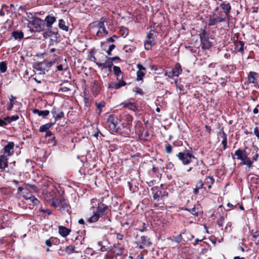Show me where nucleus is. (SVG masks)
<instances>
[{"label":"nucleus","instance_id":"nucleus-13","mask_svg":"<svg viewBox=\"0 0 259 259\" xmlns=\"http://www.w3.org/2000/svg\"><path fill=\"white\" fill-rule=\"evenodd\" d=\"M220 7L224 10V13L227 16H229V13L231 9V7L229 3L223 2L221 5Z\"/></svg>","mask_w":259,"mask_h":259},{"label":"nucleus","instance_id":"nucleus-38","mask_svg":"<svg viewBox=\"0 0 259 259\" xmlns=\"http://www.w3.org/2000/svg\"><path fill=\"white\" fill-rule=\"evenodd\" d=\"M219 217L220 218L217 220V223L219 226L221 227L223 225L225 220V217L221 215H219Z\"/></svg>","mask_w":259,"mask_h":259},{"label":"nucleus","instance_id":"nucleus-46","mask_svg":"<svg viewBox=\"0 0 259 259\" xmlns=\"http://www.w3.org/2000/svg\"><path fill=\"white\" fill-rule=\"evenodd\" d=\"M125 119L126 120V124H127V125L130 124L132 123V122L133 117L131 115H126L125 116Z\"/></svg>","mask_w":259,"mask_h":259},{"label":"nucleus","instance_id":"nucleus-48","mask_svg":"<svg viewBox=\"0 0 259 259\" xmlns=\"http://www.w3.org/2000/svg\"><path fill=\"white\" fill-rule=\"evenodd\" d=\"M5 11L8 12V7L7 6H3L2 9L0 11V15L3 16L5 15Z\"/></svg>","mask_w":259,"mask_h":259},{"label":"nucleus","instance_id":"nucleus-16","mask_svg":"<svg viewBox=\"0 0 259 259\" xmlns=\"http://www.w3.org/2000/svg\"><path fill=\"white\" fill-rule=\"evenodd\" d=\"M214 183V179L212 176H207L204 180V185H206L208 189L211 188V185Z\"/></svg>","mask_w":259,"mask_h":259},{"label":"nucleus","instance_id":"nucleus-64","mask_svg":"<svg viewBox=\"0 0 259 259\" xmlns=\"http://www.w3.org/2000/svg\"><path fill=\"white\" fill-rule=\"evenodd\" d=\"M118 83H119V85H120V88L126 85V82L121 79Z\"/></svg>","mask_w":259,"mask_h":259},{"label":"nucleus","instance_id":"nucleus-49","mask_svg":"<svg viewBox=\"0 0 259 259\" xmlns=\"http://www.w3.org/2000/svg\"><path fill=\"white\" fill-rule=\"evenodd\" d=\"M182 240V237L181 234H179L178 235L175 236L174 237V241H176L177 243H180Z\"/></svg>","mask_w":259,"mask_h":259},{"label":"nucleus","instance_id":"nucleus-21","mask_svg":"<svg viewBox=\"0 0 259 259\" xmlns=\"http://www.w3.org/2000/svg\"><path fill=\"white\" fill-rule=\"evenodd\" d=\"M114 74L116 75L117 79L120 80L122 78V72L120 68L116 66H114L113 67Z\"/></svg>","mask_w":259,"mask_h":259},{"label":"nucleus","instance_id":"nucleus-29","mask_svg":"<svg viewBox=\"0 0 259 259\" xmlns=\"http://www.w3.org/2000/svg\"><path fill=\"white\" fill-rule=\"evenodd\" d=\"M243 163L248 166L249 168L252 166L253 161L249 157H247L245 159L243 160Z\"/></svg>","mask_w":259,"mask_h":259},{"label":"nucleus","instance_id":"nucleus-33","mask_svg":"<svg viewBox=\"0 0 259 259\" xmlns=\"http://www.w3.org/2000/svg\"><path fill=\"white\" fill-rule=\"evenodd\" d=\"M66 251L68 254H70L73 252H79V251L75 250V247L71 245H69L66 247Z\"/></svg>","mask_w":259,"mask_h":259},{"label":"nucleus","instance_id":"nucleus-50","mask_svg":"<svg viewBox=\"0 0 259 259\" xmlns=\"http://www.w3.org/2000/svg\"><path fill=\"white\" fill-rule=\"evenodd\" d=\"M19 119V116L18 115H14L9 117V119H8L9 122L12 121H16Z\"/></svg>","mask_w":259,"mask_h":259},{"label":"nucleus","instance_id":"nucleus-11","mask_svg":"<svg viewBox=\"0 0 259 259\" xmlns=\"http://www.w3.org/2000/svg\"><path fill=\"white\" fill-rule=\"evenodd\" d=\"M51 113L52 114L53 117L55 118V120L61 118L64 115V114L63 111H59L56 108H54L52 109V110L51 111Z\"/></svg>","mask_w":259,"mask_h":259},{"label":"nucleus","instance_id":"nucleus-32","mask_svg":"<svg viewBox=\"0 0 259 259\" xmlns=\"http://www.w3.org/2000/svg\"><path fill=\"white\" fill-rule=\"evenodd\" d=\"M127 108L134 112H136L138 110V106L136 105V104L135 103L132 102H130Z\"/></svg>","mask_w":259,"mask_h":259},{"label":"nucleus","instance_id":"nucleus-10","mask_svg":"<svg viewBox=\"0 0 259 259\" xmlns=\"http://www.w3.org/2000/svg\"><path fill=\"white\" fill-rule=\"evenodd\" d=\"M234 155L237 156V158L238 159L242 161L245 159L247 157L246 151L242 150L239 149L235 152Z\"/></svg>","mask_w":259,"mask_h":259},{"label":"nucleus","instance_id":"nucleus-40","mask_svg":"<svg viewBox=\"0 0 259 259\" xmlns=\"http://www.w3.org/2000/svg\"><path fill=\"white\" fill-rule=\"evenodd\" d=\"M137 80H141L143 78V77L145 75V72H144L143 71L138 70L137 72Z\"/></svg>","mask_w":259,"mask_h":259},{"label":"nucleus","instance_id":"nucleus-18","mask_svg":"<svg viewBox=\"0 0 259 259\" xmlns=\"http://www.w3.org/2000/svg\"><path fill=\"white\" fill-rule=\"evenodd\" d=\"M139 241L141 244L139 246L140 248H143V246H148L150 244L149 239L145 236H141Z\"/></svg>","mask_w":259,"mask_h":259},{"label":"nucleus","instance_id":"nucleus-20","mask_svg":"<svg viewBox=\"0 0 259 259\" xmlns=\"http://www.w3.org/2000/svg\"><path fill=\"white\" fill-rule=\"evenodd\" d=\"M32 112L34 114H38V116H42L44 117L48 116L50 113L49 111L48 110L42 111V110H39L38 109H33L32 110Z\"/></svg>","mask_w":259,"mask_h":259},{"label":"nucleus","instance_id":"nucleus-42","mask_svg":"<svg viewBox=\"0 0 259 259\" xmlns=\"http://www.w3.org/2000/svg\"><path fill=\"white\" fill-rule=\"evenodd\" d=\"M93 91L98 93L100 91V87L98 83H95L92 88Z\"/></svg>","mask_w":259,"mask_h":259},{"label":"nucleus","instance_id":"nucleus-36","mask_svg":"<svg viewBox=\"0 0 259 259\" xmlns=\"http://www.w3.org/2000/svg\"><path fill=\"white\" fill-rule=\"evenodd\" d=\"M119 32L120 34L124 37H126L128 34V30L126 28H121Z\"/></svg>","mask_w":259,"mask_h":259},{"label":"nucleus","instance_id":"nucleus-24","mask_svg":"<svg viewBox=\"0 0 259 259\" xmlns=\"http://www.w3.org/2000/svg\"><path fill=\"white\" fill-rule=\"evenodd\" d=\"M153 41L154 39L147 38V40H145L144 43L145 49L147 50H150L153 44Z\"/></svg>","mask_w":259,"mask_h":259},{"label":"nucleus","instance_id":"nucleus-53","mask_svg":"<svg viewBox=\"0 0 259 259\" xmlns=\"http://www.w3.org/2000/svg\"><path fill=\"white\" fill-rule=\"evenodd\" d=\"M188 211H190V212L192 214L194 215L197 216L198 215V212L196 210V208L195 207L190 209H187Z\"/></svg>","mask_w":259,"mask_h":259},{"label":"nucleus","instance_id":"nucleus-6","mask_svg":"<svg viewBox=\"0 0 259 259\" xmlns=\"http://www.w3.org/2000/svg\"><path fill=\"white\" fill-rule=\"evenodd\" d=\"M182 71L181 65L179 64H177L172 70L169 71H166L165 75L169 78H172L175 76H178Z\"/></svg>","mask_w":259,"mask_h":259},{"label":"nucleus","instance_id":"nucleus-52","mask_svg":"<svg viewBox=\"0 0 259 259\" xmlns=\"http://www.w3.org/2000/svg\"><path fill=\"white\" fill-rule=\"evenodd\" d=\"M165 151L167 153H170L172 151V147L170 144H167L165 146Z\"/></svg>","mask_w":259,"mask_h":259},{"label":"nucleus","instance_id":"nucleus-27","mask_svg":"<svg viewBox=\"0 0 259 259\" xmlns=\"http://www.w3.org/2000/svg\"><path fill=\"white\" fill-rule=\"evenodd\" d=\"M256 73L250 72L248 76V81L249 83H254L256 81Z\"/></svg>","mask_w":259,"mask_h":259},{"label":"nucleus","instance_id":"nucleus-15","mask_svg":"<svg viewBox=\"0 0 259 259\" xmlns=\"http://www.w3.org/2000/svg\"><path fill=\"white\" fill-rule=\"evenodd\" d=\"M57 197L56 190H52L45 194V199L48 202L51 201Z\"/></svg>","mask_w":259,"mask_h":259},{"label":"nucleus","instance_id":"nucleus-35","mask_svg":"<svg viewBox=\"0 0 259 259\" xmlns=\"http://www.w3.org/2000/svg\"><path fill=\"white\" fill-rule=\"evenodd\" d=\"M215 19L217 21V22H222L225 21V18L223 16L222 13H220L219 15L217 16L215 14Z\"/></svg>","mask_w":259,"mask_h":259},{"label":"nucleus","instance_id":"nucleus-1","mask_svg":"<svg viewBox=\"0 0 259 259\" xmlns=\"http://www.w3.org/2000/svg\"><path fill=\"white\" fill-rule=\"evenodd\" d=\"M97 200L96 199H92L91 200V208L93 209V214L88 219L90 223H94L97 222L100 217L106 213L108 210V207L107 205L102 203L97 202V207L96 202Z\"/></svg>","mask_w":259,"mask_h":259},{"label":"nucleus","instance_id":"nucleus-28","mask_svg":"<svg viewBox=\"0 0 259 259\" xmlns=\"http://www.w3.org/2000/svg\"><path fill=\"white\" fill-rule=\"evenodd\" d=\"M252 240L255 244L259 245V231H255L252 234Z\"/></svg>","mask_w":259,"mask_h":259},{"label":"nucleus","instance_id":"nucleus-56","mask_svg":"<svg viewBox=\"0 0 259 259\" xmlns=\"http://www.w3.org/2000/svg\"><path fill=\"white\" fill-rule=\"evenodd\" d=\"M175 83L177 85V89H179L180 91H183L184 90V86L183 85L179 84H178V80H176L175 81Z\"/></svg>","mask_w":259,"mask_h":259},{"label":"nucleus","instance_id":"nucleus-54","mask_svg":"<svg viewBox=\"0 0 259 259\" xmlns=\"http://www.w3.org/2000/svg\"><path fill=\"white\" fill-rule=\"evenodd\" d=\"M131 101L129 100L125 101L124 102H123L120 104V105L122 106L123 107L127 108L128 106L129 105Z\"/></svg>","mask_w":259,"mask_h":259},{"label":"nucleus","instance_id":"nucleus-8","mask_svg":"<svg viewBox=\"0 0 259 259\" xmlns=\"http://www.w3.org/2000/svg\"><path fill=\"white\" fill-rule=\"evenodd\" d=\"M111 252L117 255H120L122 253L123 247L120 243L115 244L110 248H109Z\"/></svg>","mask_w":259,"mask_h":259},{"label":"nucleus","instance_id":"nucleus-47","mask_svg":"<svg viewBox=\"0 0 259 259\" xmlns=\"http://www.w3.org/2000/svg\"><path fill=\"white\" fill-rule=\"evenodd\" d=\"M84 253L86 255H93L94 254V251L90 248H87L84 251Z\"/></svg>","mask_w":259,"mask_h":259},{"label":"nucleus","instance_id":"nucleus-25","mask_svg":"<svg viewBox=\"0 0 259 259\" xmlns=\"http://www.w3.org/2000/svg\"><path fill=\"white\" fill-rule=\"evenodd\" d=\"M12 36L15 39H21L23 38L24 35L22 31H15L12 33Z\"/></svg>","mask_w":259,"mask_h":259},{"label":"nucleus","instance_id":"nucleus-60","mask_svg":"<svg viewBox=\"0 0 259 259\" xmlns=\"http://www.w3.org/2000/svg\"><path fill=\"white\" fill-rule=\"evenodd\" d=\"M222 144L223 145L224 150H225L227 146V139L223 140Z\"/></svg>","mask_w":259,"mask_h":259},{"label":"nucleus","instance_id":"nucleus-43","mask_svg":"<svg viewBox=\"0 0 259 259\" xmlns=\"http://www.w3.org/2000/svg\"><path fill=\"white\" fill-rule=\"evenodd\" d=\"M104 106H105V103L103 102H100L99 103H96L97 108L99 110V114H100L101 113V108L102 107H103Z\"/></svg>","mask_w":259,"mask_h":259},{"label":"nucleus","instance_id":"nucleus-22","mask_svg":"<svg viewBox=\"0 0 259 259\" xmlns=\"http://www.w3.org/2000/svg\"><path fill=\"white\" fill-rule=\"evenodd\" d=\"M55 123V122H54L53 123L49 122V123H46L45 124H44V125H42L40 126V127L39 128V131L40 132H47Z\"/></svg>","mask_w":259,"mask_h":259},{"label":"nucleus","instance_id":"nucleus-39","mask_svg":"<svg viewBox=\"0 0 259 259\" xmlns=\"http://www.w3.org/2000/svg\"><path fill=\"white\" fill-rule=\"evenodd\" d=\"M15 99L16 98L13 95L11 96V98L10 99V105L7 108L8 110H11L13 108L14 106L13 100Z\"/></svg>","mask_w":259,"mask_h":259},{"label":"nucleus","instance_id":"nucleus-57","mask_svg":"<svg viewBox=\"0 0 259 259\" xmlns=\"http://www.w3.org/2000/svg\"><path fill=\"white\" fill-rule=\"evenodd\" d=\"M106 259H113V256L110 250H108V252L106 256Z\"/></svg>","mask_w":259,"mask_h":259},{"label":"nucleus","instance_id":"nucleus-41","mask_svg":"<svg viewBox=\"0 0 259 259\" xmlns=\"http://www.w3.org/2000/svg\"><path fill=\"white\" fill-rule=\"evenodd\" d=\"M3 218H5L3 216L2 214H0V228H4L5 226H6V224L4 221Z\"/></svg>","mask_w":259,"mask_h":259},{"label":"nucleus","instance_id":"nucleus-63","mask_svg":"<svg viewBox=\"0 0 259 259\" xmlns=\"http://www.w3.org/2000/svg\"><path fill=\"white\" fill-rule=\"evenodd\" d=\"M137 67L139 69V70L141 71H145L146 69L145 67H144L141 64H138Z\"/></svg>","mask_w":259,"mask_h":259},{"label":"nucleus","instance_id":"nucleus-19","mask_svg":"<svg viewBox=\"0 0 259 259\" xmlns=\"http://www.w3.org/2000/svg\"><path fill=\"white\" fill-rule=\"evenodd\" d=\"M135 227H136L137 230H138L141 232H144L146 229L147 225L145 223L139 221L135 224Z\"/></svg>","mask_w":259,"mask_h":259},{"label":"nucleus","instance_id":"nucleus-4","mask_svg":"<svg viewBox=\"0 0 259 259\" xmlns=\"http://www.w3.org/2000/svg\"><path fill=\"white\" fill-rule=\"evenodd\" d=\"M105 22V19L102 17L99 21L94 23V26L98 29L96 34L98 36H103L108 34L104 26Z\"/></svg>","mask_w":259,"mask_h":259},{"label":"nucleus","instance_id":"nucleus-7","mask_svg":"<svg viewBox=\"0 0 259 259\" xmlns=\"http://www.w3.org/2000/svg\"><path fill=\"white\" fill-rule=\"evenodd\" d=\"M14 147V143L13 142H8V143L4 147V153L2 156H5L6 157L12 155L13 153V149Z\"/></svg>","mask_w":259,"mask_h":259},{"label":"nucleus","instance_id":"nucleus-34","mask_svg":"<svg viewBox=\"0 0 259 259\" xmlns=\"http://www.w3.org/2000/svg\"><path fill=\"white\" fill-rule=\"evenodd\" d=\"M7 64L5 62H2L0 63V71L1 72L4 73L7 71Z\"/></svg>","mask_w":259,"mask_h":259},{"label":"nucleus","instance_id":"nucleus-31","mask_svg":"<svg viewBox=\"0 0 259 259\" xmlns=\"http://www.w3.org/2000/svg\"><path fill=\"white\" fill-rule=\"evenodd\" d=\"M217 23H218V22L215 19V14H213V15L210 16L209 17L208 25L212 26L215 25Z\"/></svg>","mask_w":259,"mask_h":259},{"label":"nucleus","instance_id":"nucleus-26","mask_svg":"<svg viewBox=\"0 0 259 259\" xmlns=\"http://www.w3.org/2000/svg\"><path fill=\"white\" fill-rule=\"evenodd\" d=\"M59 27L62 29L63 30L67 31L68 30V27L65 25V22L62 19H60L59 20V24H58Z\"/></svg>","mask_w":259,"mask_h":259},{"label":"nucleus","instance_id":"nucleus-17","mask_svg":"<svg viewBox=\"0 0 259 259\" xmlns=\"http://www.w3.org/2000/svg\"><path fill=\"white\" fill-rule=\"evenodd\" d=\"M70 230L66 227L62 226H59V233L63 237L67 236L70 233Z\"/></svg>","mask_w":259,"mask_h":259},{"label":"nucleus","instance_id":"nucleus-5","mask_svg":"<svg viewBox=\"0 0 259 259\" xmlns=\"http://www.w3.org/2000/svg\"><path fill=\"white\" fill-rule=\"evenodd\" d=\"M107 123L110 131L113 132L117 131L116 126L118 124V119L115 116L109 115L107 118Z\"/></svg>","mask_w":259,"mask_h":259},{"label":"nucleus","instance_id":"nucleus-44","mask_svg":"<svg viewBox=\"0 0 259 259\" xmlns=\"http://www.w3.org/2000/svg\"><path fill=\"white\" fill-rule=\"evenodd\" d=\"M8 119H9V117L5 118L4 119H0V126H4L5 125H7V120H8Z\"/></svg>","mask_w":259,"mask_h":259},{"label":"nucleus","instance_id":"nucleus-45","mask_svg":"<svg viewBox=\"0 0 259 259\" xmlns=\"http://www.w3.org/2000/svg\"><path fill=\"white\" fill-rule=\"evenodd\" d=\"M29 199L32 201L33 205H37L39 203V201L33 196L30 197Z\"/></svg>","mask_w":259,"mask_h":259},{"label":"nucleus","instance_id":"nucleus-58","mask_svg":"<svg viewBox=\"0 0 259 259\" xmlns=\"http://www.w3.org/2000/svg\"><path fill=\"white\" fill-rule=\"evenodd\" d=\"M254 134L259 139V130L257 126L254 128Z\"/></svg>","mask_w":259,"mask_h":259},{"label":"nucleus","instance_id":"nucleus-3","mask_svg":"<svg viewBox=\"0 0 259 259\" xmlns=\"http://www.w3.org/2000/svg\"><path fill=\"white\" fill-rule=\"evenodd\" d=\"M199 37L201 41V48L203 50L209 49L212 46L211 42L209 40L208 34L205 30H202Z\"/></svg>","mask_w":259,"mask_h":259},{"label":"nucleus","instance_id":"nucleus-23","mask_svg":"<svg viewBox=\"0 0 259 259\" xmlns=\"http://www.w3.org/2000/svg\"><path fill=\"white\" fill-rule=\"evenodd\" d=\"M49 202H50V205L55 208H56V207L60 206V205H62V202L60 199L57 198V197H56L55 198H54V199H53L52 200L50 201Z\"/></svg>","mask_w":259,"mask_h":259},{"label":"nucleus","instance_id":"nucleus-55","mask_svg":"<svg viewBox=\"0 0 259 259\" xmlns=\"http://www.w3.org/2000/svg\"><path fill=\"white\" fill-rule=\"evenodd\" d=\"M154 31L153 30H150L149 32L147 35V38H153V34H154Z\"/></svg>","mask_w":259,"mask_h":259},{"label":"nucleus","instance_id":"nucleus-14","mask_svg":"<svg viewBox=\"0 0 259 259\" xmlns=\"http://www.w3.org/2000/svg\"><path fill=\"white\" fill-rule=\"evenodd\" d=\"M95 63L97 64V65L101 69H103L105 68L111 69V67L113 65V63L111 61H110L109 60L108 61H105L104 63H99L97 62H95Z\"/></svg>","mask_w":259,"mask_h":259},{"label":"nucleus","instance_id":"nucleus-2","mask_svg":"<svg viewBox=\"0 0 259 259\" xmlns=\"http://www.w3.org/2000/svg\"><path fill=\"white\" fill-rule=\"evenodd\" d=\"M177 157L180 160L183 164L188 165L191 162H194L196 164L198 160L195 156L187 151L183 152H179L177 154Z\"/></svg>","mask_w":259,"mask_h":259},{"label":"nucleus","instance_id":"nucleus-37","mask_svg":"<svg viewBox=\"0 0 259 259\" xmlns=\"http://www.w3.org/2000/svg\"><path fill=\"white\" fill-rule=\"evenodd\" d=\"M34 68L37 71H40V74H44L45 73L44 69H42L41 67V63L36 64Z\"/></svg>","mask_w":259,"mask_h":259},{"label":"nucleus","instance_id":"nucleus-51","mask_svg":"<svg viewBox=\"0 0 259 259\" xmlns=\"http://www.w3.org/2000/svg\"><path fill=\"white\" fill-rule=\"evenodd\" d=\"M115 48V46L114 45H110L108 50L107 51V54L110 56L111 55V51Z\"/></svg>","mask_w":259,"mask_h":259},{"label":"nucleus","instance_id":"nucleus-12","mask_svg":"<svg viewBox=\"0 0 259 259\" xmlns=\"http://www.w3.org/2000/svg\"><path fill=\"white\" fill-rule=\"evenodd\" d=\"M56 18L55 16L52 15H48L45 20L44 22L46 23V26L48 28H50L52 27L53 24L56 22Z\"/></svg>","mask_w":259,"mask_h":259},{"label":"nucleus","instance_id":"nucleus-59","mask_svg":"<svg viewBox=\"0 0 259 259\" xmlns=\"http://www.w3.org/2000/svg\"><path fill=\"white\" fill-rule=\"evenodd\" d=\"M109 88H114L115 89H118L120 88V85L118 83H114L112 85H110Z\"/></svg>","mask_w":259,"mask_h":259},{"label":"nucleus","instance_id":"nucleus-62","mask_svg":"<svg viewBox=\"0 0 259 259\" xmlns=\"http://www.w3.org/2000/svg\"><path fill=\"white\" fill-rule=\"evenodd\" d=\"M114 38H117V36L115 35H114L112 37H109L107 40L109 42H113L114 41Z\"/></svg>","mask_w":259,"mask_h":259},{"label":"nucleus","instance_id":"nucleus-30","mask_svg":"<svg viewBox=\"0 0 259 259\" xmlns=\"http://www.w3.org/2000/svg\"><path fill=\"white\" fill-rule=\"evenodd\" d=\"M43 22L40 18H33L32 20V24L35 25L36 28H37L38 26H39L42 22Z\"/></svg>","mask_w":259,"mask_h":259},{"label":"nucleus","instance_id":"nucleus-61","mask_svg":"<svg viewBox=\"0 0 259 259\" xmlns=\"http://www.w3.org/2000/svg\"><path fill=\"white\" fill-rule=\"evenodd\" d=\"M203 185H204V182L202 183V182H199L196 184V187L199 189H200L202 188Z\"/></svg>","mask_w":259,"mask_h":259},{"label":"nucleus","instance_id":"nucleus-9","mask_svg":"<svg viewBox=\"0 0 259 259\" xmlns=\"http://www.w3.org/2000/svg\"><path fill=\"white\" fill-rule=\"evenodd\" d=\"M8 159L5 156L0 155V172L4 170V169L8 167ZM1 176V174H0Z\"/></svg>","mask_w":259,"mask_h":259}]
</instances>
